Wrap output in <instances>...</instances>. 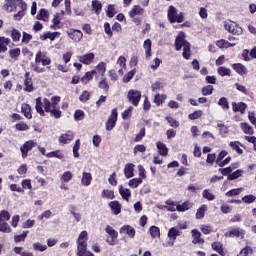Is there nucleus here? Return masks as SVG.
Listing matches in <instances>:
<instances>
[{"label":"nucleus","instance_id":"obj_30","mask_svg":"<svg viewBox=\"0 0 256 256\" xmlns=\"http://www.w3.org/2000/svg\"><path fill=\"white\" fill-rule=\"evenodd\" d=\"M8 54L12 61H19V57H21V48L10 49Z\"/></svg>","mask_w":256,"mask_h":256},{"label":"nucleus","instance_id":"obj_59","mask_svg":"<svg viewBox=\"0 0 256 256\" xmlns=\"http://www.w3.org/2000/svg\"><path fill=\"white\" fill-rule=\"evenodd\" d=\"M202 197H203L204 199H207V201H215V196H214V194L211 193V191H209V190H207V189L203 190V192H202Z\"/></svg>","mask_w":256,"mask_h":256},{"label":"nucleus","instance_id":"obj_15","mask_svg":"<svg viewBox=\"0 0 256 256\" xmlns=\"http://www.w3.org/2000/svg\"><path fill=\"white\" fill-rule=\"evenodd\" d=\"M78 60L83 65H91L95 61V54L93 52L86 53L84 55L78 56Z\"/></svg>","mask_w":256,"mask_h":256},{"label":"nucleus","instance_id":"obj_5","mask_svg":"<svg viewBox=\"0 0 256 256\" xmlns=\"http://www.w3.org/2000/svg\"><path fill=\"white\" fill-rule=\"evenodd\" d=\"M34 147H37V142L33 140L26 141L21 147V155L22 159H27V156L29 155V151H33Z\"/></svg>","mask_w":256,"mask_h":256},{"label":"nucleus","instance_id":"obj_13","mask_svg":"<svg viewBox=\"0 0 256 256\" xmlns=\"http://www.w3.org/2000/svg\"><path fill=\"white\" fill-rule=\"evenodd\" d=\"M161 89V82L156 81L155 83L152 84V91L155 93L154 94V103L159 107L161 105V95L159 94V91Z\"/></svg>","mask_w":256,"mask_h":256},{"label":"nucleus","instance_id":"obj_34","mask_svg":"<svg viewBox=\"0 0 256 256\" xmlns=\"http://www.w3.org/2000/svg\"><path fill=\"white\" fill-rule=\"evenodd\" d=\"M98 87L100 89H102V91H104V93H109V82L107 81V78L102 76V78L100 79V81L98 82Z\"/></svg>","mask_w":256,"mask_h":256},{"label":"nucleus","instance_id":"obj_9","mask_svg":"<svg viewBox=\"0 0 256 256\" xmlns=\"http://www.w3.org/2000/svg\"><path fill=\"white\" fill-rule=\"evenodd\" d=\"M186 37L187 36L185 35V32H183V31H180L178 33V35L176 36L174 45H175V49L177 51H181L182 47L184 48L186 45L189 44V41L185 40Z\"/></svg>","mask_w":256,"mask_h":256},{"label":"nucleus","instance_id":"obj_27","mask_svg":"<svg viewBox=\"0 0 256 256\" xmlns=\"http://www.w3.org/2000/svg\"><path fill=\"white\" fill-rule=\"evenodd\" d=\"M5 1L6 3L4 5V8L6 9V11H9L11 13L12 11H15V9H17L19 0H5Z\"/></svg>","mask_w":256,"mask_h":256},{"label":"nucleus","instance_id":"obj_44","mask_svg":"<svg viewBox=\"0 0 256 256\" xmlns=\"http://www.w3.org/2000/svg\"><path fill=\"white\" fill-rule=\"evenodd\" d=\"M80 149H81V140L77 139L73 146V156L75 157V159H79V157H80L79 150Z\"/></svg>","mask_w":256,"mask_h":256},{"label":"nucleus","instance_id":"obj_31","mask_svg":"<svg viewBox=\"0 0 256 256\" xmlns=\"http://www.w3.org/2000/svg\"><path fill=\"white\" fill-rule=\"evenodd\" d=\"M9 43H11V39L0 36V53H6Z\"/></svg>","mask_w":256,"mask_h":256},{"label":"nucleus","instance_id":"obj_58","mask_svg":"<svg viewBox=\"0 0 256 256\" xmlns=\"http://www.w3.org/2000/svg\"><path fill=\"white\" fill-rule=\"evenodd\" d=\"M83 119H85V112L83 110H76L74 112V120L75 121H83Z\"/></svg>","mask_w":256,"mask_h":256},{"label":"nucleus","instance_id":"obj_51","mask_svg":"<svg viewBox=\"0 0 256 256\" xmlns=\"http://www.w3.org/2000/svg\"><path fill=\"white\" fill-rule=\"evenodd\" d=\"M106 15L110 19H113V17H115V15H117V11H115V5H113V4L108 5L107 10H106Z\"/></svg>","mask_w":256,"mask_h":256},{"label":"nucleus","instance_id":"obj_16","mask_svg":"<svg viewBox=\"0 0 256 256\" xmlns=\"http://www.w3.org/2000/svg\"><path fill=\"white\" fill-rule=\"evenodd\" d=\"M191 233L193 245H203L205 243V239L201 238V232L199 230L193 229Z\"/></svg>","mask_w":256,"mask_h":256},{"label":"nucleus","instance_id":"obj_47","mask_svg":"<svg viewBox=\"0 0 256 256\" xmlns=\"http://www.w3.org/2000/svg\"><path fill=\"white\" fill-rule=\"evenodd\" d=\"M218 74H220L221 77H231V69L225 66H220L218 68Z\"/></svg>","mask_w":256,"mask_h":256},{"label":"nucleus","instance_id":"obj_32","mask_svg":"<svg viewBox=\"0 0 256 256\" xmlns=\"http://www.w3.org/2000/svg\"><path fill=\"white\" fill-rule=\"evenodd\" d=\"M229 147H231V149L233 151H236V153H238V155H243V149H241V147H243V145L241 142L232 141L229 143Z\"/></svg>","mask_w":256,"mask_h":256},{"label":"nucleus","instance_id":"obj_33","mask_svg":"<svg viewBox=\"0 0 256 256\" xmlns=\"http://www.w3.org/2000/svg\"><path fill=\"white\" fill-rule=\"evenodd\" d=\"M211 247L213 251L219 253L220 256H225V250H223V243L216 241L211 244Z\"/></svg>","mask_w":256,"mask_h":256},{"label":"nucleus","instance_id":"obj_20","mask_svg":"<svg viewBox=\"0 0 256 256\" xmlns=\"http://www.w3.org/2000/svg\"><path fill=\"white\" fill-rule=\"evenodd\" d=\"M143 13H145V10L143 9V7L139 5H134L132 9L129 11L128 15L131 19H135L137 15H143Z\"/></svg>","mask_w":256,"mask_h":256},{"label":"nucleus","instance_id":"obj_42","mask_svg":"<svg viewBox=\"0 0 256 256\" xmlns=\"http://www.w3.org/2000/svg\"><path fill=\"white\" fill-rule=\"evenodd\" d=\"M46 157H48L49 159H53L54 157L56 159H65V155L61 152V150L52 151L48 153Z\"/></svg>","mask_w":256,"mask_h":256},{"label":"nucleus","instance_id":"obj_53","mask_svg":"<svg viewBox=\"0 0 256 256\" xmlns=\"http://www.w3.org/2000/svg\"><path fill=\"white\" fill-rule=\"evenodd\" d=\"M206 163L210 165V167H213L215 163H217V155L215 153H210L207 155Z\"/></svg>","mask_w":256,"mask_h":256},{"label":"nucleus","instance_id":"obj_19","mask_svg":"<svg viewBox=\"0 0 256 256\" xmlns=\"http://www.w3.org/2000/svg\"><path fill=\"white\" fill-rule=\"evenodd\" d=\"M57 37H61V32H46L40 35V40L47 41V39H50V41H55Z\"/></svg>","mask_w":256,"mask_h":256},{"label":"nucleus","instance_id":"obj_60","mask_svg":"<svg viewBox=\"0 0 256 256\" xmlns=\"http://www.w3.org/2000/svg\"><path fill=\"white\" fill-rule=\"evenodd\" d=\"M104 33L107 34V37H109V39L113 37V28H111V24H109V22L104 23Z\"/></svg>","mask_w":256,"mask_h":256},{"label":"nucleus","instance_id":"obj_64","mask_svg":"<svg viewBox=\"0 0 256 256\" xmlns=\"http://www.w3.org/2000/svg\"><path fill=\"white\" fill-rule=\"evenodd\" d=\"M218 105L222 107V109L229 110V101H227V98L221 97L218 101Z\"/></svg>","mask_w":256,"mask_h":256},{"label":"nucleus","instance_id":"obj_61","mask_svg":"<svg viewBox=\"0 0 256 256\" xmlns=\"http://www.w3.org/2000/svg\"><path fill=\"white\" fill-rule=\"evenodd\" d=\"M29 234V231H24L22 234L20 235H15L14 236V241L16 243H21V241H25V239H27V235Z\"/></svg>","mask_w":256,"mask_h":256},{"label":"nucleus","instance_id":"obj_46","mask_svg":"<svg viewBox=\"0 0 256 256\" xmlns=\"http://www.w3.org/2000/svg\"><path fill=\"white\" fill-rule=\"evenodd\" d=\"M101 197L103 199H115V192L113 190L104 189L102 191Z\"/></svg>","mask_w":256,"mask_h":256},{"label":"nucleus","instance_id":"obj_14","mask_svg":"<svg viewBox=\"0 0 256 256\" xmlns=\"http://www.w3.org/2000/svg\"><path fill=\"white\" fill-rule=\"evenodd\" d=\"M73 139H75V133H73V131L69 130L64 134H61L59 136L58 141L62 145H67V143H71V141H73Z\"/></svg>","mask_w":256,"mask_h":256},{"label":"nucleus","instance_id":"obj_41","mask_svg":"<svg viewBox=\"0 0 256 256\" xmlns=\"http://www.w3.org/2000/svg\"><path fill=\"white\" fill-rule=\"evenodd\" d=\"M10 37L14 43H18V41H21V31L13 28Z\"/></svg>","mask_w":256,"mask_h":256},{"label":"nucleus","instance_id":"obj_3","mask_svg":"<svg viewBox=\"0 0 256 256\" xmlns=\"http://www.w3.org/2000/svg\"><path fill=\"white\" fill-rule=\"evenodd\" d=\"M167 17L168 21L171 23H183V21H185L183 12L177 14V8H175V6H169Z\"/></svg>","mask_w":256,"mask_h":256},{"label":"nucleus","instance_id":"obj_21","mask_svg":"<svg viewBox=\"0 0 256 256\" xmlns=\"http://www.w3.org/2000/svg\"><path fill=\"white\" fill-rule=\"evenodd\" d=\"M232 109L234 111V113H245V111H247V104L245 102H233L232 103Z\"/></svg>","mask_w":256,"mask_h":256},{"label":"nucleus","instance_id":"obj_18","mask_svg":"<svg viewBox=\"0 0 256 256\" xmlns=\"http://www.w3.org/2000/svg\"><path fill=\"white\" fill-rule=\"evenodd\" d=\"M232 69L236 71L238 75H241V76L247 75L249 73V70L247 69V67H245V65H243L242 63L232 64Z\"/></svg>","mask_w":256,"mask_h":256},{"label":"nucleus","instance_id":"obj_39","mask_svg":"<svg viewBox=\"0 0 256 256\" xmlns=\"http://www.w3.org/2000/svg\"><path fill=\"white\" fill-rule=\"evenodd\" d=\"M143 48L145 49L146 59H151V39L144 41Z\"/></svg>","mask_w":256,"mask_h":256},{"label":"nucleus","instance_id":"obj_63","mask_svg":"<svg viewBox=\"0 0 256 256\" xmlns=\"http://www.w3.org/2000/svg\"><path fill=\"white\" fill-rule=\"evenodd\" d=\"M135 73H137L136 70H130L126 75L123 77V82L124 83H129L133 77H135Z\"/></svg>","mask_w":256,"mask_h":256},{"label":"nucleus","instance_id":"obj_45","mask_svg":"<svg viewBox=\"0 0 256 256\" xmlns=\"http://www.w3.org/2000/svg\"><path fill=\"white\" fill-rule=\"evenodd\" d=\"M240 127H241L243 133H245V135H253V133H254L253 127H251L249 124L241 123Z\"/></svg>","mask_w":256,"mask_h":256},{"label":"nucleus","instance_id":"obj_48","mask_svg":"<svg viewBox=\"0 0 256 256\" xmlns=\"http://www.w3.org/2000/svg\"><path fill=\"white\" fill-rule=\"evenodd\" d=\"M182 56L184 59H186L188 61V59H190L191 57V43L186 44L183 47V53Z\"/></svg>","mask_w":256,"mask_h":256},{"label":"nucleus","instance_id":"obj_43","mask_svg":"<svg viewBox=\"0 0 256 256\" xmlns=\"http://www.w3.org/2000/svg\"><path fill=\"white\" fill-rule=\"evenodd\" d=\"M106 71H107V64L105 62H100L96 66V73H99L101 77H105Z\"/></svg>","mask_w":256,"mask_h":256},{"label":"nucleus","instance_id":"obj_38","mask_svg":"<svg viewBox=\"0 0 256 256\" xmlns=\"http://www.w3.org/2000/svg\"><path fill=\"white\" fill-rule=\"evenodd\" d=\"M123 231L126 232V235L130 237V239H133V237H135V228L129 226V225H126V226H123L121 229H120V233H122Z\"/></svg>","mask_w":256,"mask_h":256},{"label":"nucleus","instance_id":"obj_62","mask_svg":"<svg viewBox=\"0 0 256 256\" xmlns=\"http://www.w3.org/2000/svg\"><path fill=\"white\" fill-rule=\"evenodd\" d=\"M16 131H29V125L25 122L15 124Z\"/></svg>","mask_w":256,"mask_h":256},{"label":"nucleus","instance_id":"obj_7","mask_svg":"<svg viewBox=\"0 0 256 256\" xmlns=\"http://www.w3.org/2000/svg\"><path fill=\"white\" fill-rule=\"evenodd\" d=\"M245 230L244 229H241L239 227H236V228H230L228 232H226L224 234L225 237H229L230 239L231 238H236V239H245Z\"/></svg>","mask_w":256,"mask_h":256},{"label":"nucleus","instance_id":"obj_1","mask_svg":"<svg viewBox=\"0 0 256 256\" xmlns=\"http://www.w3.org/2000/svg\"><path fill=\"white\" fill-rule=\"evenodd\" d=\"M35 101L36 113H39L40 117H45V113H50V117H54V119H61L63 117V112H61L59 107L55 106L51 109V100L38 97Z\"/></svg>","mask_w":256,"mask_h":256},{"label":"nucleus","instance_id":"obj_22","mask_svg":"<svg viewBox=\"0 0 256 256\" xmlns=\"http://www.w3.org/2000/svg\"><path fill=\"white\" fill-rule=\"evenodd\" d=\"M193 208V202L186 200L183 204H178L176 206V211L179 213H185V211H189V209Z\"/></svg>","mask_w":256,"mask_h":256},{"label":"nucleus","instance_id":"obj_40","mask_svg":"<svg viewBox=\"0 0 256 256\" xmlns=\"http://www.w3.org/2000/svg\"><path fill=\"white\" fill-rule=\"evenodd\" d=\"M179 235H181V232L175 227L170 228L168 231V237L172 241H175V239H177V237H179Z\"/></svg>","mask_w":256,"mask_h":256},{"label":"nucleus","instance_id":"obj_17","mask_svg":"<svg viewBox=\"0 0 256 256\" xmlns=\"http://www.w3.org/2000/svg\"><path fill=\"white\" fill-rule=\"evenodd\" d=\"M124 175L126 179H131V177H135V164L127 163L124 166Z\"/></svg>","mask_w":256,"mask_h":256},{"label":"nucleus","instance_id":"obj_12","mask_svg":"<svg viewBox=\"0 0 256 256\" xmlns=\"http://www.w3.org/2000/svg\"><path fill=\"white\" fill-rule=\"evenodd\" d=\"M67 35L74 43H79L83 39V32L81 30L71 28L67 31Z\"/></svg>","mask_w":256,"mask_h":256},{"label":"nucleus","instance_id":"obj_2","mask_svg":"<svg viewBox=\"0 0 256 256\" xmlns=\"http://www.w3.org/2000/svg\"><path fill=\"white\" fill-rule=\"evenodd\" d=\"M47 67L51 65V58L47 56V54L43 53V51L39 50L35 55V65H32L33 71L35 73H45V68L40 67Z\"/></svg>","mask_w":256,"mask_h":256},{"label":"nucleus","instance_id":"obj_55","mask_svg":"<svg viewBox=\"0 0 256 256\" xmlns=\"http://www.w3.org/2000/svg\"><path fill=\"white\" fill-rule=\"evenodd\" d=\"M89 99H91V93H89V91L84 90L82 92V94L79 96V101L81 103H87V101H89Z\"/></svg>","mask_w":256,"mask_h":256},{"label":"nucleus","instance_id":"obj_24","mask_svg":"<svg viewBox=\"0 0 256 256\" xmlns=\"http://www.w3.org/2000/svg\"><path fill=\"white\" fill-rule=\"evenodd\" d=\"M91 181H93V175L89 172H83L81 184L84 185V187H89V185H91Z\"/></svg>","mask_w":256,"mask_h":256},{"label":"nucleus","instance_id":"obj_52","mask_svg":"<svg viewBox=\"0 0 256 256\" xmlns=\"http://www.w3.org/2000/svg\"><path fill=\"white\" fill-rule=\"evenodd\" d=\"M203 117V110H196L188 115V119L195 121V119H201Z\"/></svg>","mask_w":256,"mask_h":256},{"label":"nucleus","instance_id":"obj_8","mask_svg":"<svg viewBox=\"0 0 256 256\" xmlns=\"http://www.w3.org/2000/svg\"><path fill=\"white\" fill-rule=\"evenodd\" d=\"M24 91L26 93H33L35 91V86L33 85V78L31 77V72L27 71L24 74Z\"/></svg>","mask_w":256,"mask_h":256},{"label":"nucleus","instance_id":"obj_50","mask_svg":"<svg viewBox=\"0 0 256 256\" xmlns=\"http://www.w3.org/2000/svg\"><path fill=\"white\" fill-rule=\"evenodd\" d=\"M141 183H143V180L141 178H133V179L129 180L128 185L132 189H137V187H139V185H141Z\"/></svg>","mask_w":256,"mask_h":256},{"label":"nucleus","instance_id":"obj_11","mask_svg":"<svg viewBox=\"0 0 256 256\" xmlns=\"http://www.w3.org/2000/svg\"><path fill=\"white\" fill-rule=\"evenodd\" d=\"M106 233L109 235V237H111V240L107 239L106 241L110 244V245H117V241L116 239L119 237V232H117V230H115L113 227H111L110 225H107L105 228Z\"/></svg>","mask_w":256,"mask_h":256},{"label":"nucleus","instance_id":"obj_54","mask_svg":"<svg viewBox=\"0 0 256 256\" xmlns=\"http://www.w3.org/2000/svg\"><path fill=\"white\" fill-rule=\"evenodd\" d=\"M149 231H150V235H151V237H153V239H155L157 237H161V230H159V227L151 226Z\"/></svg>","mask_w":256,"mask_h":256},{"label":"nucleus","instance_id":"obj_23","mask_svg":"<svg viewBox=\"0 0 256 256\" xmlns=\"http://www.w3.org/2000/svg\"><path fill=\"white\" fill-rule=\"evenodd\" d=\"M97 75V70H91L84 74V76L81 77L80 81L83 83V85H87L89 81H93V77Z\"/></svg>","mask_w":256,"mask_h":256},{"label":"nucleus","instance_id":"obj_4","mask_svg":"<svg viewBox=\"0 0 256 256\" xmlns=\"http://www.w3.org/2000/svg\"><path fill=\"white\" fill-rule=\"evenodd\" d=\"M118 117H119V112L117 111V108L112 109L111 115L108 117V120L106 121V124H105L106 131H113V129H115V126L117 125Z\"/></svg>","mask_w":256,"mask_h":256},{"label":"nucleus","instance_id":"obj_36","mask_svg":"<svg viewBox=\"0 0 256 256\" xmlns=\"http://www.w3.org/2000/svg\"><path fill=\"white\" fill-rule=\"evenodd\" d=\"M87 252V242H78L76 255L85 256Z\"/></svg>","mask_w":256,"mask_h":256},{"label":"nucleus","instance_id":"obj_29","mask_svg":"<svg viewBox=\"0 0 256 256\" xmlns=\"http://www.w3.org/2000/svg\"><path fill=\"white\" fill-rule=\"evenodd\" d=\"M119 194L124 201H129V199H131V191L129 188H124L123 185L119 186Z\"/></svg>","mask_w":256,"mask_h":256},{"label":"nucleus","instance_id":"obj_56","mask_svg":"<svg viewBox=\"0 0 256 256\" xmlns=\"http://www.w3.org/2000/svg\"><path fill=\"white\" fill-rule=\"evenodd\" d=\"M205 211H207V205H202L198 208L196 212V219H203V217H205Z\"/></svg>","mask_w":256,"mask_h":256},{"label":"nucleus","instance_id":"obj_37","mask_svg":"<svg viewBox=\"0 0 256 256\" xmlns=\"http://www.w3.org/2000/svg\"><path fill=\"white\" fill-rule=\"evenodd\" d=\"M37 19L39 21H49V11H47L45 8L40 9L39 13L37 14Z\"/></svg>","mask_w":256,"mask_h":256},{"label":"nucleus","instance_id":"obj_57","mask_svg":"<svg viewBox=\"0 0 256 256\" xmlns=\"http://www.w3.org/2000/svg\"><path fill=\"white\" fill-rule=\"evenodd\" d=\"M213 89V85H206L202 88L201 93L204 97H207V95H213Z\"/></svg>","mask_w":256,"mask_h":256},{"label":"nucleus","instance_id":"obj_26","mask_svg":"<svg viewBox=\"0 0 256 256\" xmlns=\"http://www.w3.org/2000/svg\"><path fill=\"white\" fill-rule=\"evenodd\" d=\"M108 205L114 215H119V213H121V204L119 201H111Z\"/></svg>","mask_w":256,"mask_h":256},{"label":"nucleus","instance_id":"obj_35","mask_svg":"<svg viewBox=\"0 0 256 256\" xmlns=\"http://www.w3.org/2000/svg\"><path fill=\"white\" fill-rule=\"evenodd\" d=\"M92 11H94L95 15H101V11H103V4H101L99 0H93Z\"/></svg>","mask_w":256,"mask_h":256},{"label":"nucleus","instance_id":"obj_28","mask_svg":"<svg viewBox=\"0 0 256 256\" xmlns=\"http://www.w3.org/2000/svg\"><path fill=\"white\" fill-rule=\"evenodd\" d=\"M21 113H23L26 119H33V114L31 113V105L29 104H22Z\"/></svg>","mask_w":256,"mask_h":256},{"label":"nucleus","instance_id":"obj_10","mask_svg":"<svg viewBox=\"0 0 256 256\" xmlns=\"http://www.w3.org/2000/svg\"><path fill=\"white\" fill-rule=\"evenodd\" d=\"M224 27L226 31L229 33H232V35H241L243 33V30L239 25H237L235 22L230 21V22H225Z\"/></svg>","mask_w":256,"mask_h":256},{"label":"nucleus","instance_id":"obj_25","mask_svg":"<svg viewBox=\"0 0 256 256\" xmlns=\"http://www.w3.org/2000/svg\"><path fill=\"white\" fill-rule=\"evenodd\" d=\"M235 45V43H230L225 39H220L216 41V47H219V49H229L230 47H235Z\"/></svg>","mask_w":256,"mask_h":256},{"label":"nucleus","instance_id":"obj_49","mask_svg":"<svg viewBox=\"0 0 256 256\" xmlns=\"http://www.w3.org/2000/svg\"><path fill=\"white\" fill-rule=\"evenodd\" d=\"M71 179H73V173H71V171H66L62 174V176L60 177V181L62 183H69V181H71Z\"/></svg>","mask_w":256,"mask_h":256},{"label":"nucleus","instance_id":"obj_6","mask_svg":"<svg viewBox=\"0 0 256 256\" xmlns=\"http://www.w3.org/2000/svg\"><path fill=\"white\" fill-rule=\"evenodd\" d=\"M127 99L134 107H137L141 101V91L138 90H129Z\"/></svg>","mask_w":256,"mask_h":256}]
</instances>
